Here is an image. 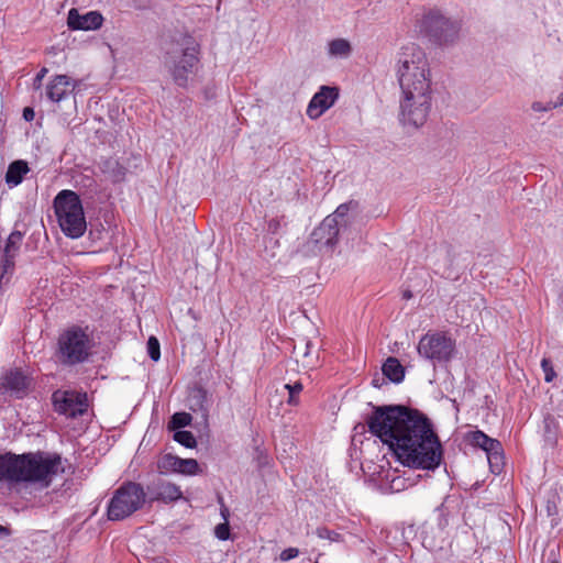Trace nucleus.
Listing matches in <instances>:
<instances>
[{"mask_svg":"<svg viewBox=\"0 0 563 563\" xmlns=\"http://www.w3.org/2000/svg\"><path fill=\"white\" fill-rule=\"evenodd\" d=\"M316 534L320 539H327V540H330V541H333V542H338V541L341 540L340 533H338L335 531H332V530H329L328 528H318L316 530Z\"/></svg>","mask_w":563,"mask_h":563,"instance_id":"32","label":"nucleus"},{"mask_svg":"<svg viewBox=\"0 0 563 563\" xmlns=\"http://www.w3.org/2000/svg\"><path fill=\"white\" fill-rule=\"evenodd\" d=\"M0 533H1V534H5V536H8V534H9V530H8V528H5V527H3V526H0Z\"/></svg>","mask_w":563,"mask_h":563,"instance_id":"39","label":"nucleus"},{"mask_svg":"<svg viewBox=\"0 0 563 563\" xmlns=\"http://www.w3.org/2000/svg\"><path fill=\"white\" fill-rule=\"evenodd\" d=\"M146 501L147 494L141 484L125 482L113 492L108 503V519L119 521L129 518L142 509Z\"/></svg>","mask_w":563,"mask_h":563,"instance_id":"7","label":"nucleus"},{"mask_svg":"<svg viewBox=\"0 0 563 563\" xmlns=\"http://www.w3.org/2000/svg\"><path fill=\"white\" fill-rule=\"evenodd\" d=\"M55 214L63 233L70 239L82 236L87 229L84 207L73 190H62L54 198Z\"/></svg>","mask_w":563,"mask_h":563,"instance_id":"5","label":"nucleus"},{"mask_svg":"<svg viewBox=\"0 0 563 563\" xmlns=\"http://www.w3.org/2000/svg\"><path fill=\"white\" fill-rule=\"evenodd\" d=\"M221 516L224 519V522H228L229 509L224 506L221 507Z\"/></svg>","mask_w":563,"mask_h":563,"instance_id":"38","label":"nucleus"},{"mask_svg":"<svg viewBox=\"0 0 563 563\" xmlns=\"http://www.w3.org/2000/svg\"><path fill=\"white\" fill-rule=\"evenodd\" d=\"M541 367L544 373V379L545 382L550 383L555 377V372L553 369L552 363L549 358H542L541 361Z\"/></svg>","mask_w":563,"mask_h":563,"instance_id":"33","label":"nucleus"},{"mask_svg":"<svg viewBox=\"0 0 563 563\" xmlns=\"http://www.w3.org/2000/svg\"><path fill=\"white\" fill-rule=\"evenodd\" d=\"M286 225L284 217H274L267 221V233L276 235Z\"/></svg>","mask_w":563,"mask_h":563,"instance_id":"30","label":"nucleus"},{"mask_svg":"<svg viewBox=\"0 0 563 563\" xmlns=\"http://www.w3.org/2000/svg\"><path fill=\"white\" fill-rule=\"evenodd\" d=\"M29 170V166L24 161H15L11 163L5 174V183L10 187L20 185Z\"/></svg>","mask_w":563,"mask_h":563,"instance_id":"21","label":"nucleus"},{"mask_svg":"<svg viewBox=\"0 0 563 563\" xmlns=\"http://www.w3.org/2000/svg\"><path fill=\"white\" fill-rule=\"evenodd\" d=\"M563 104V95L560 93L558 96V100L555 102H548L545 104H543L542 102H533L531 108L533 111L536 112H547V111H550L556 107H560Z\"/></svg>","mask_w":563,"mask_h":563,"instance_id":"29","label":"nucleus"},{"mask_svg":"<svg viewBox=\"0 0 563 563\" xmlns=\"http://www.w3.org/2000/svg\"><path fill=\"white\" fill-rule=\"evenodd\" d=\"M29 384V378L18 369L8 372L2 378V387L18 397L26 391Z\"/></svg>","mask_w":563,"mask_h":563,"instance_id":"18","label":"nucleus"},{"mask_svg":"<svg viewBox=\"0 0 563 563\" xmlns=\"http://www.w3.org/2000/svg\"><path fill=\"white\" fill-rule=\"evenodd\" d=\"M103 16L98 11H89L80 14L77 9H70L67 16V25L70 30L92 31L101 27Z\"/></svg>","mask_w":563,"mask_h":563,"instance_id":"16","label":"nucleus"},{"mask_svg":"<svg viewBox=\"0 0 563 563\" xmlns=\"http://www.w3.org/2000/svg\"><path fill=\"white\" fill-rule=\"evenodd\" d=\"M383 374L394 383H400L405 377V371L396 357H388L382 367Z\"/></svg>","mask_w":563,"mask_h":563,"instance_id":"22","label":"nucleus"},{"mask_svg":"<svg viewBox=\"0 0 563 563\" xmlns=\"http://www.w3.org/2000/svg\"><path fill=\"white\" fill-rule=\"evenodd\" d=\"M174 440L185 448L192 449L196 446L197 441L190 431L178 430L174 433Z\"/></svg>","mask_w":563,"mask_h":563,"instance_id":"26","label":"nucleus"},{"mask_svg":"<svg viewBox=\"0 0 563 563\" xmlns=\"http://www.w3.org/2000/svg\"><path fill=\"white\" fill-rule=\"evenodd\" d=\"M157 466L162 472H173L188 476L197 475L201 472L197 460L181 459L173 454L162 456Z\"/></svg>","mask_w":563,"mask_h":563,"instance_id":"14","label":"nucleus"},{"mask_svg":"<svg viewBox=\"0 0 563 563\" xmlns=\"http://www.w3.org/2000/svg\"><path fill=\"white\" fill-rule=\"evenodd\" d=\"M62 459L44 452L0 454V481L8 483H33L48 487L62 472Z\"/></svg>","mask_w":563,"mask_h":563,"instance_id":"3","label":"nucleus"},{"mask_svg":"<svg viewBox=\"0 0 563 563\" xmlns=\"http://www.w3.org/2000/svg\"><path fill=\"white\" fill-rule=\"evenodd\" d=\"M146 494L147 500L150 501L161 500L164 503H170L183 497V493L179 486L162 479L148 485Z\"/></svg>","mask_w":563,"mask_h":563,"instance_id":"17","label":"nucleus"},{"mask_svg":"<svg viewBox=\"0 0 563 563\" xmlns=\"http://www.w3.org/2000/svg\"><path fill=\"white\" fill-rule=\"evenodd\" d=\"M54 408L67 417H77L87 410V396L71 390H56L53 396Z\"/></svg>","mask_w":563,"mask_h":563,"instance_id":"12","label":"nucleus"},{"mask_svg":"<svg viewBox=\"0 0 563 563\" xmlns=\"http://www.w3.org/2000/svg\"><path fill=\"white\" fill-rule=\"evenodd\" d=\"M299 554V550L296 549V548H287L285 550H283L279 554V559L283 561V562H287V561H290L295 558H297Z\"/></svg>","mask_w":563,"mask_h":563,"instance_id":"35","label":"nucleus"},{"mask_svg":"<svg viewBox=\"0 0 563 563\" xmlns=\"http://www.w3.org/2000/svg\"><path fill=\"white\" fill-rule=\"evenodd\" d=\"M417 351L421 357L433 364H444L454 357L456 343L446 332H428L420 338Z\"/></svg>","mask_w":563,"mask_h":563,"instance_id":"9","label":"nucleus"},{"mask_svg":"<svg viewBox=\"0 0 563 563\" xmlns=\"http://www.w3.org/2000/svg\"><path fill=\"white\" fill-rule=\"evenodd\" d=\"M544 433L545 438L549 441H555L556 438V429H558V421L555 417L548 415L544 418Z\"/></svg>","mask_w":563,"mask_h":563,"instance_id":"28","label":"nucleus"},{"mask_svg":"<svg viewBox=\"0 0 563 563\" xmlns=\"http://www.w3.org/2000/svg\"><path fill=\"white\" fill-rule=\"evenodd\" d=\"M191 416L187 412H176L172 416L169 427L174 430L187 427L191 423Z\"/></svg>","mask_w":563,"mask_h":563,"instance_id":"27","label":"nucleus"},{"mask_svg":"<svg viewBox=\"0 0 563 563\" xmlns=\"http://www.w3.org/2000/svg\"><path fill=\"white\" fill-rule=\"evenodd\" d=\"M400 87L399 121L407 129L423 126L432 109V81L424 51L416 44L401 48L397 60Z\"/></svg>","mask_w":563,"mask_h":563,"instance_id":"2","label":"nucleus"},{"mask_svg":"<svg viewBox=\"0 0 563 563\" xmlns=\"http://www.w3.org/2000/svg\"><path fill=\"white\" fill-rule=\"evenodd\" d=\"M90 350L91 340L87 332L71 327L59 334L56 356L62 364L76 365L88 358Z\"/></svg>","mask_w":563,"mask_h":563,"instance_id":"8","label":"nucleus"},{"mask_svg":"<svg viewBox=\"0 0 563 563\" xmlns=\"http://www.w3.org/2000/svg\"><path fill=\"white\" fill-rule=\"evenodd\" d=\"M325 49L328 57L332 59H347L353 52L351 42L343 37L329 41Z\"/></svg>","mask_w":563,"mask_h":563,"instance_id":"19","label":"nucleus"},{"mask_svg":"<svg viewBox=\"0 0 563 563\" xmlns=\"http://www.w3.org/2000/svg\"><path fill=\"white\" fill-rule=\"evenodd\" d=\"M23 235L20 231H13L8 236L4 246L0 250V255L16 258L22 244Z\"/></svg>","mask_w":563,"mask_h":563,"instance_id":"23","label":"nucleus"},{"mask_svg":"<svg viewBox=\"0 0 563 563\" xmlns=\"http://www.w3.org/2000/svg\"><path fill=\"white\" fill-rule=\"evenodd\" d=\"M338 98V87L321 86L308 103L307 115L312 120L320 118L335 103Z\"/></svg>","mask_w":563,"mask_h":563,"instance_id":"13","label":"nucleus"},{"mask_svg":"<svg viewBox=\"0 0 563 563\" xmlns=\"http://www.w3.org/2000/svg\"><path fill=\"white\" fill-rule=\"evenodd\" d=\"M47 71H48V70H47V68L43 67V68H42V69L36 74L35 78L33 79V84H32V86H33V89H34V90H38V89H41V87H42V81H43L44 77L46 76Z\"/></svg>","mask_w":563,"mask_h":563,"instance_id":"36","label":"nucleus"},{"mask_svg":"<svg viewBox=\"0 0 563 563\" xmlns=\"http://www.w3.org/2000/svg\"><path fill=\"white\" fill-rule=\"evenodd\" d=\"M369 431L388 444L405 466L434 471L442 462L441 442L430 420L402 406L378 407L367 420Z\"/></svg>","mask_w":563,"mask_h":563,"instance_id":"1","label":"nucleus"},{"mask_svg":"<svg viewBox=\"0 0 563 563\" xmlns=\"http://www.w3.org/2000/svg\"><path fill=\"white\" fill-rule=\"evenodd\" d=\"M78 86L77 81L66 75H55L45 87V95L52 102L66 99Z\"/></svg>","mask_w":563,"mask_h":563,"instance_id":"15","label":"nucleus"},{"mask_svg":"<svg viewBox=\"0 0 563 563\" xmlns=\"http://www.w3.org/2000/svg\"><path fill=\"white\" fill-rule=\"evenodd\" d=\"M147 352H148L150 357L154 362H157L159 360L161 347H159V342L155 336H150V339L147 340Z\"/></svg>","mask_w":563,"mask_h":563,"instance_id":"31","label":"nucleus"},{"mask_svg":"<svg viewBox=\"0 0 563 563\" xmlns=\"http://www.w3.org/2000/svg\"><path fill=\"white\" fill-rule=\"evenodd\" d=\"M467 440L473 446L479 448L486 452L490 471L494 474H499L504 466L501 443L481 430L468 432Z\"/></svg>","mask_w":563,"mask_h":563,"instance_id":"11","label":"nucleus"},{"mask_svg":"<svg viewBox=\"0 0 563 563\" xmlns=\"http://www.w3.org/2000/svg\"><path fill=\"white\" fill-rule=\"evenodd\" d=\"M199 45L189 36L167 44L162 56V64L175 85L186 88L190 77L200 67Z\"/></svg>","mask_w":563,"mask_h":563,"instance_id":"4","label":"nucleus"},{"mask_svg":"<svg viewBox=\"0 0 563 563\" xmlns=\"http://www.w3.org/2000/svg\"><path fill=\"white\" fill-rule=\"evenodd\" d=\"M99 167L102 174L112 183H120L125 178L126 168L117 158L103 159Z\"/></svg>","mask_w":563,"mask_h":563,"instance_id":"20","label":"nucleus"},{"mask_svg":"<svg viewBox=\"0 0 563 563\" xmlns=\"http://www.w3.org/2000/svg\"><path fill=\"white\" fill-rule=\"evenodd\" d=\"M23 118L25 121L31 122L35 118V112L32 108L26 107L23 109Z\"/></svg>","mask_w":563,"mask_h":563,"instance_id":"37","label":"nucleus"},{"mask_svg":"<svg viewBox=\"0 0 563 563\" xmlns=\"http://www.w3.org/2000/svg\"><path fill=\"white\" fill-rule=\"evenodd\" d=\"M352 207V202L340 205L312 231L311 241L320 249H333L339 242V238L343 239L346 235L349 239L351 234L349 227L353 222V217L350 214Z\"/></svg>","mask_w":563,"mask_h":563,"instance_id":"6","label":"nucleus"},{"mask_svg":"<svg viewBox=\"0 0 563 563\" xmlns=\"http://www.w3.org/2000/svg\"><path fill=\"white\" fill-rule=\"evenodd\" d=\"M419 30L434 43L449 45L457 38L460 25L456 21L445 18L439 11L430 10L420 20Z\"/></svg>","mask_w":563,"mask_h":563,"instance_id":"10","label":"nucleus"},{"mask_svg":"<svg viewBox=\"0 0 563 563\" xmlns=\"http://www.w3.org/2000/svg\"><path fill=\"white\" fill-rule=\"evenodd\" d=\"M214 534L219 540L225 541L230 538V527L228 522H222L216 526Z\"/></svg>","mask_w":563,"mask_h":563,"instance_id":"34","label":"nucleus"},{"mask_svg":"<svg viewBox=\"0 0 563 563\" xmlns=\"http://www.w3.org/2000/svg\"><path fill=\"white\" fill-rule=\"evenodd\" d=\"M285 388L288 390V399L287 404L290 406L299 405V394L302 391V384L300 382H295L294 384H286Z\"/></svg>","mask_w":563,"mask_h":563,"instance_id":"25","label":"nucleus"},{"mask_svg":"<svg viewBox=\"0 0 563 563\" xmlns=\"http://www.w3.org/2000/svg\"><path fill=\"white\" fill-rule=\"evenodd\" d=\"M15 258L0 255V285L8 284L14 273Z\"/></svg>","mask_w":563,"mask_h":563,"instance_id":"24","label":"nucleus"}]
</instances>
